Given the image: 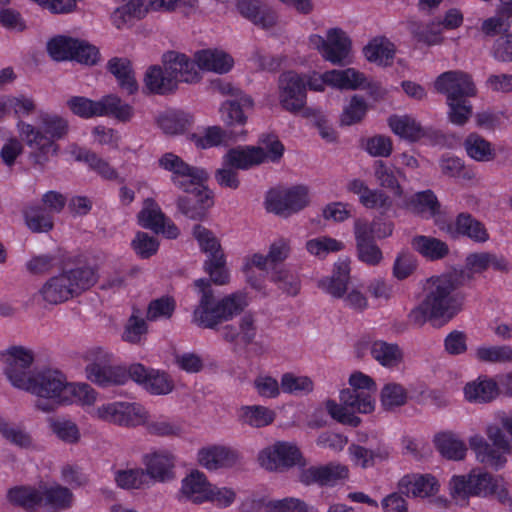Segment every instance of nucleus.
Wrapping results in <instances>:
<instances>
[{
  "instance_id": "obj_1",
  "label": "nucleus",
  "mask_w": 512,
  "mask_h": 512,
  "mask_svg": "<svg viewBox=\"0 0 512 512\" xmlns=\"http://www.w3.org/2000/svg\"><path fill=\"white\" fill-rule=\"evenodd\" d=\"M204 270L210 279H197L194 286L198 293V303L192 313V323L202 329L218 330L220 325L240 315L248 306L243 292H234L220 299L215 298L211 283L226 285L229 272L224 254H217L204 262Z\"/></svg>"
},
{
  "instance_id": "obj_2",
  "label": "nucleus",
  "mask_w": 512,
  "mask_h": 512,
  "mask_svg": "<svg viewBox=\"0 0 512 512\" xmlns=\"http://www.w3.org/2000/svg\"><path fill=\"white\" fill-rule=\"evenodd\" d=\"M458 281L451 275L432 276L422 286V299L411 309L408 321L414 327L427 322L447 323L463 307L464 295L459 293Z\"/></svg>"
},
{
  "instance_id": "obj_3",
  "label": "nucleus",
  "mask_w": 512,
  "mask_h": 512,
  "mask_svg": "<svg viewBox=\"0 0 512 512\" xmlns=\"http://www.w3.org/2000/svg\"><path fill=\"white\" fill-rule=\"evenodd\" d=\"M96 281L97 276L93 268L78 267L49 278L37 295L43 302L57 305L90 289Z\"/></svg>"
},
{
  "instance_id": "obj_4",
  "label": "nucleus",
  "mask_w": 512,
  "mask_h": 512,
  "mask_svg": "<svg viewBox=\"0 0 512 512\" xmlns=\"http://www.w3.org/2000/svg\"><path fill=\"white\" fill-rule=\"evenodd\" d=\"M70 384L63 373L54 369H42L35 372L23 390L39 397L36 408L51 412L59 404L69 402Z\"/></svg>"
},
{
  "instance_id": "obj_5",
  "label": "nucleus",
  "mask_w": 512,
  "mask_h": 512,
  "mask_svg": "<svg viewBox=\"0 0 512 512\" xmlns=\"http://www.w3.org/2000/svg\"><path fill=\"white\" fill-rule=\"evenodd\" d=\"M449 485L454 498L495 495L501 502L508 500V491L503 479L493 477L480 469H474L468 475L453 476Z\"/></svg>"
},
{
  "instance_id": "obj_6",
  "label": "nucleus",
  "mask_w": 512,
  "mask_h": 512,
  "mask_svg": "<svg viewBox=\"0 0 512 512\" xmlns=\"http://www.w3.org/2000/svg\"><path fill=\"white\" fill-rule=\"evenodd\" d=\"M358 390L343 389L340 392V404L328 399L325 408L328 414L337 422L357 427L361 419L355 413H370L374 410V401L368 392L358 393Z\"/></svg>"
},
{
  "instance_id": "obj_7",
  "label": "nucleus",
  "mask_w": 512,
  "mask_h": 512,
  "mask_svg": "<svg viewBox=\"0 0 512 512\" xmlns=\"http://www.w3.org/2000/svg\"><path fill=\"white\" fill-rule=\"evenodd\" d=\"M486 434L492 445L482 436L475 435L469 440L470 447L475 452L478 461L499 469L506 463L505 455L511 452L510 443L497 425H489Z\"/></svg>"
},
{
  "instance_id": "obj_8",
  "label": "nucleus",
  "mask_w": 512,
  "mask_h": 512,
  "mask_svg": "<svg viewBox=\"0 0 512 512\" xmlns=\"http://www.w3.org/2000/svg\"><path fill=\"white\" fill-rule=\"evenodd\" d=\"M90 363L85 371L87 378L101 387L123 385L128 380L127 371L120 366L109 365L111 355L102 348H93L88 352Z\"/></svg>"
},
{
  "instance_id": "obj_9",
  "label": "nucleus",
  "mask_w": 512,
  "mask_h": 512,
  "mask_svg": "<svg viewBox=\"0 0 512 512\" xmlns=\"http://www.w3.org/2000/svg\"><path fill=\"white\" fill-rule=\"evenodd\" d=\"M309 188L296 185L289 189H273L266 196V209L281 217H289L309 205Z\"/></svg>"
},
{
  "instance_id": "obj_10",
  "label": "nucleus",
  "mask_w": 512,
  "mask_h": 512,
  "mask_svg": "<svg viewBox=\"0 0 512 512\" xmlns=\"http://www.w3.org/2000/svg\"><path fill=\"white\" fill-rule=\"evenodd\" d=\"M258 461L268 471L283 472L294 466L303 467L307 462L299 448L290 442L278 441L260 451Z\"/></svg>"
},
{
  "instance_id": "obj_11",
  "label": "nucleus",
  "mask_w": 512,
  "mask_h": 512,
  "mask_svg": "<svg viewBox=\"0 0 512 512\" xmlns=\"http://www.w3.org/2000/svg\"><path fill=\"white\" fill-rule=\"evenodd\" d=\"M158 164L171 173L172 183L184 192H189L193 184L206 183L209 178L205 169L189 165L172 152L163 154Z\"/></svg>"
},
{
  "instance_id": "obj_12",
  "label": "nucleus",
  "mask_w": 512,
  "mask_h": 512,
  "mask_svg": "<svg viewBox=\"0 0 512 512\" xmlns=\"http://www.w3.org/2000/svg\"><path fill=\"white\" fill-rule=\"evenodd\" d=\"M91 416L121 426H138L146 421L145 409L137 403L129 402L103 404L94 408Z\"/></svg>"
},
{
  "instance_id": "obj_13",
  "label": "nucleus",
  "mask_w": 512,
  "mask_h": 512,
  "mask_svg": "<svg viewBox=\"0 0 512 512\" xmlns=\"http://www.w3.org/2000/svg\"><path fill=\"white\" fill-rule=\"evenodd\" d=\"M17 127L22 140L32 149L30 158L35 165L43 168L49 161V155L57 154L58 145L40 127L37 128L23 121H19Z\"/></svg>"
},
{
  "instance_id": "obj_14",
  "label": "nucleus",
  "mask_w": 512,
  "mask_h": 512,
  "mask_svg": "<svg viewBox=\"0 0 512 512\" xmlns=\"http://www.w3.org/2000/svg\"><path fill=\"white\" fill-rule=\"evenodd\" d=\"M4 373L10 383L18 388L24 389L29 383L32 375H29V369L34 361L32 350L23 346H12L4 353Z\"/></svg>"
},
{
  "instance_id": "obj_15",
  "label": "nucleus",
  "mask_w": 512,
  "mask_h": 512,
  "mask_svg": "<svg viewBox=\"0 0 512 512\" xmlns=\"http://www.w3.org/2000/svg\"><path fill=\"white\" fill-rule=\"evenodd\" d=\"M279 103L290 113H298L306 104V80L303 76L288 71L279 77Z\"/></svg>"
},
{
  "instance_id": "obj_16",
  "label": "nucleus",
  "mask_w": 512,
  "mask_h": 512,
  "mask_svg": "<svg viewBox=\"0 0 512 512\" xmlns=\"http://www.w3.org/2000/svg\"><path fill=\"white\" fill-rule=\"evenodd\" d=\"M434 88L446 98L468 99L478 92L472 76L461 70L443 72L436 78Z\"/></svg>"
},
{
  "instance_id": "obj_17",
  "label": "nucleus",
  "mask_w": 512,
  "mask_h": 512,
  "mask_svg": "<svg viewBox=\"0 0 512 512\" xmlns=\"http://www.w3.org/2000/svg\"><path fill=\"white\" fill-rule=\"evenodd\" d=\"M187 195L177 199V208L191 220L201 221L206 218L208 210L213 206V193L205 183L193 184Z\"/></svg>"
},
{
  "instance_id": "obj_18",
  "label": "nucleus",
  "mask_w": 512,
  "mask_h": 512,
  "mask_svg": "<svg viewBox=\"0 0 512 512\" xmlns=\"http://www.w3.org/2000/svg\"><path fill=\"white\" fill-rule=\"evenodd\" d=\"M349 474L347 466L331 462L326 465L299 467L298 480L305 486H330L338 480L346 479Z\"/></svg>"
},
{
  "instance_id": "obj_19",
  "label": "nucleus",
  "mask_w": 512,
  "mask_h": 512,
  "mask_svg": "<svg viewBox=\"0 0 512 512\" xmlns=\"http://www.w3.org/2000/svg\"><path fill=\"white\" fill-rule=\"evenodd\" d=\"M139 225L150 229L156 234L162 233L169 239H175L179 235L178 227L161 211L159 205L152 198L144 200L143 208L138 214Z\"/></svg>"
},
{
  "instance_id": "obj_20",
  "label": "nucleus",
  "mask_w": 512,
  "mask_h": 512,
  "mask_svg": "<svg viewBox=\"0 0 512 512\" xmlns=\"http://www.w3.org/2000/svg\"><path fill=\"white\" fill-rule=\"evenodd\" d=\"M162 63L165 71L175 80L176 86L179 82L194 83L200 80L196 60H190L185 54L168 51L163 54Z\"/></svg>"
},
{
  "instance_id": "obj_21",
  "label": "nucleus",
  "mask_w": 512,
  "mask_h": 512,
  "mask_svg": "<svg viewBox=\"0 0 512 512\" xmlns=\"http://www.w3.org/2000/svg\"><path fill=\"white\" fill-rule=\"evenodd\" d=\"M354 236L358 259L370 266L378 265L383 259V254L374 237H371L366 220L357 219L354 222Z\"/></svg>"
},
{
  "instance_id": "obj_22",
  "label": "nucleus",
  "mask_w": 512,
  "mask_h": 512,
  "mask_svg": "<svg viewBox=\"0 0 512 512\" xmlns=\"http://www.w3.org/2000/svg\"><path fill=\"white\" fill-rule=\"evenodd\" d=\"M236 6L244 18L263 29L272 28L277 22L275 11L263 0H238Z\"/></svg>"
},
{
  "instance_id": "obj_23",
  "label": "nucleus",
  "mask_w": 512,
  "mask_h": 512,
  "mask_svg": "<svg viewBox=\"0 0 512 512\" xmlns=\"http://www.w3.org/2000/svg\"><path fill=\"white\" fill-rule=\"evenodd\" d=\"M351 51V40L340 28L328 30V44L323 58L334 65L348 64Z\"/></svg>"
},
{
  "instance_id": "obj_24",
  "label": "nucleus",
  "mask_w": 512,
  "mask_h": 512,
  "mask_svg": "<svg viewBox=\"0 0 512 512\" xmlns=\"http://www.w3.org/2000/svg\"><path fill=\"white\" fill-rule=\"evenodd\" d=\"M438 487V481L430 474H408L398 483L400 493L408 497H428L435 494Z\"/></svg>"
},
{
  "instance_id": "obj_25",
  "label": "nucleus",
  "mask_w": 512,
  "mask_h": 512,
  "mask_svg": "<svg viewBox=\"0 0 512 512\" xmlns=\"http://www.w3.org/2000/svg\"><path fill=\"white\" fill-rule=\"evenodd\" d=\"M222 159L237 170H249L262 164V153L255 146H237L228 149Z\"/></svg>"
},
{
  "instance_id": "obj_26",
  "label": "nucleus",
  "mask_w": 512,
  "mask_h": 512,
  "mask_svg": "<svg viewBox=\"0 0 512 512\" xmlns=\"http://www.w3.org/2000/svg\"><path fill=\"white\" fill-rule=\"evenodd\" d=\"M373 169L374 177L380 187L392 191L395 197H403L404 189L399 178L405 177V174L400 168L383 160H376Z\"/></svg>"
},
{
  "instance_id": "obj_27",
  "label": "nucleus",
  "mask_w": 512,
  "mask_h": 512,
  "mask_svg": "<svg viewBox=\"0 0 512 512\" xmlns=\"http://www.w3.org/2000/svg\"><path fill=\"white\" fill-rule=\"evenodd\" d=\"M404 206L423 218H436L441 209L437 196L430 189L413 194L405 201Z\"/></svg>"
},
{
  "instance_id": "obj_28",
  "label": "nucleus",
  "mask_w": 512,
  "mask_h": 512,
  "mask_svg": "<svg viewBox=\"0 0 512 512\" xmlns=\"http://www.w3.org/2000/svg\"><path fill=\"white\" fill-rule=\"evenodd\" d=\"M146 474L149 482L169 481L174 478V457L168 452H156L146 457Z\"/></svg>"
},
{
  "instance_id": "obj_29",
  "label": "nucleus",
  "mask_w": 512,
  "mask_h": 512,
  "mask_svg": "<svg viewBox=\"0 0 512 512\" xmlns=\"http://www.w3.org/2000/svg\"><path fill=\"white\" fill-rule=\"evenodd\" d=\"M148 11L149 6L145 5L144 0H122V4L111 14V20L116 28L121 29L144 18Z\"/></svg>"
},
{
  "instance_id": "obj_30",
  "label": "nucleus",
  "mask_w": 512,
  "mask_h": 512,
  "mask_svg": "<svg viewBox=\"0 0 512 512\" xmlns=\"http://www.w3.org/2000/svg\"><path fill=\"white\" fill-rule=\"evenodd\" d=\"M198 461L200 465L208 470H217L235 465L238 461V455L229 448L214 446L208 449H201L198 453Z\"/></svg>"
},
{
  "instance_id": "obj_31",
  "label": "nucleus",
  "mask_w": 512,
  "mask_h": 512,
  "mask_svg": "<svg viewBox=\"0 0 512 512\" xmlns=\"http://www.w3.org/2000/svg\"><path fill=\"white\" fill-rule=\"evenodd\" d=\"M350 279V266L346 260L335 263L333 273L319 282V287L335 298L344 297Z\"/></svg>"
},
{
  "instance_id": "obj_32",
  "label": "nucleus",
  "mask_w": 512,
  "mask_h": 512,
  "mask_svg": "<svg viewBox=\"0 0 512 512\" xmlns=\"http://www.w3.org/2000/svg\"><path fill=\"white\" fill-rule=\"evenodd\" d=\"M210 485L204 473L194 470L182 480L180 492L187 500L201 504L207 500Z\"/></svg>"
},
{
  "instance_id": "obj_33",
  "label": "nucleus",
  "mask_w": 512,
  "mask_h": 512,
  "mask_svg": "<svg viewBox=\"0 0 512 512\" xmlns=\"http://www.w3.org/2000/svg\"><path fill=\"white\" fill-rule=\"evenodd\" d=\"M252 106L253 100L247 95H241L237 100H228L220 107L221 120L230 130L237 127L242 128L247 121L243 107Z\"/></svg>"
},
{
  "instance_id": "obj_34",
  "label": "nucleus",
  "mask_w": 512,
  "mask_h": 512,
  "mask_svg": "<svg viewBox=\"0 0 512 512\" xmlns=\"http://www.w3.org/2000/svg\"><path fill=\"white\" fill-rule=\"evenodd\" d=\"M107 69L117 79L120 88L125 90L129 95L138 91V83L129 59L120 57L111 58L107 63Z\"/></svg>"
},
{
  "instance_id": "obj_35",
  "label": "nucleus",
  "mask_w": 512,
  "mask_h": 512,
  "mask_svg": "<svg viewBox=\"0 0 512 512\" xmlns=\"http://www.w3.org/2000/svg\"><path fill=\"white\" fill-rule=\"evenodd\" d=\"M199 69L213 71L219 74L227 73L233 67V58L220 50H202L195 54Z\"/></svg>"
},
{
  "instance_id": "obj_36",
  "label": "nucleus",
  "mask_w": 512,
  "mask_h": 512,
  "mask_svg": "<svg viewBox=\"0 0 512 512\" xmlns=\"http://www.w3.org/2000/svg\"><path fill=\"white\" fill-rule=\"evenodd\" d=\"M144 85L150 93L158 95H167L177 89L175 80L160 66H150L147 69Z\"/></svg>"
},
{
  "instance_id": "obj_37",
  "label": "nucleus",
  "mask_w": 512,
  "mask_h": 512,
  "mask_svg": "<svg viewBox=\"0 0 512 512\" xmlns=\"http://www.w3.org/2000/svg\"><path fill=\"white\" fill-rule=\"evenodd\" d=\"M466 269L473 273H482L492 267L496 271L506 272L508 263L502 256L489 252L471 253L465 260Z\"/></svg>"
},
{
  "instance_id": "obj_38",
  "label": "nucleus",
  "mask_w": 512,
  "mask_h": 512,
  "mask_svg": "<svg viewBox=\"0 0 512 512\" xmlns=\"http://www.w3.org/2000/svg\"><path fill=\"white\" fill-rule=\"evenodd\" d=\"M370 353L375 361L387 368L397 367L403 361V351L396 343L376 340L371 344Z\"/></svg>"
},
{
  "instance_id": "obj_39",
  "label": "nucleus",
  "mask_w": 512,
  "mask_h": 512,
  "mask_svg": "<svg viewBox=\"0 0 512 512\" xmlns=\"http://www.w3.org/2000/svg\"><path fill=\"white\" fill-rule=\"evenodd\" d=\"M411 246L416 252L432 261L443 259L449 254L448 245L431 236L417 235L412 238Z\"/></svg>"
},
{
  "instance_id": "obj_40",
  "label": "nucleus",
  "mask_w": 512,
  "mask_h": 512,
  "mask_svg": "<svg viewBox=\"0 0 512 512\" xmlns=\"http://www.w3.org/2000/svg\"><path fill=\"white\" fill-rule=\"evenodd\" d=\"M22 214L26 226L33 233H46L53 229V217L41 205H28L22 210Z\"/></svg>"
},
{
  "instance_id": "obj_41",
  "label": "nucleus",
  "mask_w": 512,
  "mask_h": 512,
  "mask_svg": "<svg viewBox=\"0 0 512 512\" xmlns=\"http://www.w3.org/2000/svg\"><path fill=\"white\" fill-rule=\"evenodd\" d=\"M465 398L469 402L487 403L498 395V385L493 379L478 378L464 387Z\"/></svg>"
},
{
  "instance_id": "obj_42",
  "label": "nucleus",
  "mask_w": 512,
  "mask_h": 512,
  "mask_svg": "<svg viewBox=\"0 0 512 512\" xmlns=\"http://www.w3.org/2000/svg\"><path fill=\"white\" fill-rule=\"evenodd\" d=\"M238 421L242 425L261 428L270 425L275 419V412L265 406H242L238 410Z\"/></svg>"
},
{
  "instance_id": "obj_43",
  "label": "nucleus",
  "mask_w": 512,
  "mask_h": 512,
  "mask_svg": "<svg viewBox=\"0 0 512 512\" xmlns=\"http://www.w3.org/2000/svg\"><path fill=\"white\" fill-rule=\"evenodd\" d=\"M456 232L466 236L474 242L484 243L489 239V234L484 224L469 213H460L455 221Z\"/></svg>"
},
{
  "instance_id": "obj_44",
  "label": "nucleus",
  "mask_w": 512,
  "mask_h": 512,
  "mask_svg": "<svg viewBox=\"0 0 512 512\" xmlns=\"http://www.w3.org/2000/svg\"><path fill=\"white\" fill-rule=\"evenodd\" d=\"M363 52L369 62L387 66L394 58L395 46L385 38H375L364 47Z\"/></svg>"
},
{
  "instance_id": "obj_45",
  "label": "nucleus",
  "mask_w": 512,
  "mask_h": 512,
  "mask_svg": "<svg viewBox=\"0 0 512 512\" xmlns=\"http://www.w3.org/2000/svg\"><path fill=\"white\" fill-rule=\"evenodd\" d=\"M100 116H110L120 122H129L134 116V108L122 101L115 94H109L100 99Z\"/></svg>"
},
{
  "instance_id": "obj_46",
  "label": "nucleus",
  "mask_w": 512,
  "mask_h": 512,
  "mask_svg": "<svg viewBox=\"0 0 512 512\" xmlns=\"http://www.w3.org/2000/svg\"><path fill=\"white\" fill-rule=\"evenodd\" d=\"M463 145L467 155L475 161L489 162L496 157L492 144L476 133L469 134Z\"/></svg>"
},
{
  "instance_id": "obj_47",
  "label": "nucleus",
  "mask_w": 512,
  "mask_h": 512,
  "mask_svg": "<svg viewBox=\"0 0 512 512\" xmlns=\"http://www.w3.org/2000/svg\"><path fill=\"white\" fill-rule=\"evenodd\" d=\"M434 442L442 456L451 460H462L467 448L462 440L450 432L440 433L435 436Z\"/></svg>"
},
{
  "instance_id": "obj_48",
  "label": "nucleus",
  "mask_w": 512,
  "mask_h": 512,
  "mask_svg": "<svg viewBox=\"0 0 512 512\" xmlns=\"http://www.w3.org/2000/svg\"><path fill=\"white\" fill-rule=\"evenodd\" d=\"M325 78L329 85L340 89L355 90L365 82L364 74L354 68L327 71L325 72Z\"/></svg>"
},
{
  "instance_id": "obj_49",
  "label": "nucleus",
  "mask_w": 512,
  "mask_h": 512,
  "mask_svg": "<svg viewBox=\"0 0 512 512\" xmlns=\"http://www.w3.org/2000/svg\"><path fill=\"white\" fill-rule=\"evenodd\" d=\"M7 498L12 504L26 510H34L43 503L41 489L30 486H20L9 489Z\"/></svg>"
},
{
  "instance_id": "obj_50",
  "label": "nucleus",
  "mask_w": 512,
  "mask_h": 512,
  "mask_svg": "<svg viewBox=\"0 0 512 512\" xmlns=\"http://www.w3.org/2000/svg\"><path fill=\"white\" fill-rule=\"evenodd\" d=\"M245 135L243 129L224 130L219 126H210L205 129L203 136H193L197 147L207 149L223 144L227 139Z\"/></svg>"
},
{
  "instance_id": "obj_51",
  "label": "nucleus",
  "mask_w": 512,
  "mask_h": 512,
  "mask_svg": "<svg viewBox=\"0 0 512 512\" xmlns=\"http://www.w3.org/2000/svg\"><path fill=\"white\" fill-rule=\"evenodd\" d=\"M157 125L165 134L177 135L187 130L190 118L182 111L169 110L158 116Z\"/></svg>"
},
{
  "instance_id": "obj_52",
  "label": "nucleus",
  "mask_w": 512,
  "mask_h": 512,
  "mask_svg": "<svg viewBox=\"0 0 512 512\" xmlns=\"http://www.w3.org/2000/svg\"><path fill=\"white\" fill-rule=\"evenodd\" d=\"M388 124L396 135L410 141H416L423 135L420 124L408 115H393L388 119Z\"/></svg>"
},
{
  "instance_id": "obj_53",
  "label": "nucleus",
  "mask_w": 512,
  "mask_h": 512,
  "mask_svg": "<svg viewBox=\"0 0 512 512\" xmlns=\"http://www.w3.org/2000/svg\"><path fill=\"white\" fill-rule=\"evenodd\" d=\"M44 506H49L56 510H65L72 505L73 494L67 488L61 485L41 488Z\"/></svg>"
},
{
  "instance_id": "obj_54",
  "label": "nucleus",
  "mask_w": 512,
  "mask_h": 512,
  "mask_svg": "<svg viewBox=\"0 0 512 512\" xmlns=\"http://www.w3.org/2000/svg\"><path fill=\"white\" fill-rule=\"evenodd\" d=\"M281 389L287 394L304 396L313 391L314 383L308 376H296L288 372L281 376Z\"/></svg>"
},
{
  "instance_id": "obj_55",
  "label": "nucleus",
  "mask_w": 512,
  "mask_h": 512,
  "mask_svg": "<svg viewBox=\"0 0 512 512\" xmlns=\"http://www.w3.org/2000/svg\"><path fill=\"white\" fill-rule=\"evenodd\" d=\"M39 120V127L54 142L64 138L69 131L68 121L59 115L44 113L39 116Z\"/></svg>"
},
{
  "instance_id": "obj_56",
  "label": "nucleus",
  "mask_w": 512,
  "mask_h": 512,
  "mask_svg": "<svg viewBox=\"0 0 512 512\" xmlns=\"http://www.w3.org/2000/svg\"><path fill=\"white\" fill-rule=\"evenodd\" d=\"M115 481L123 489H142L150 485L148 475L141 468L119 470L115 474Z\"/></svg>"
},
{
  "instance_id": "obj_57",
  "label": "nucleus",
  "mask_w": 512,
  "mask_h": 512,
  "mask_svg": "<svg viewBox=\"0 0 512 512\" xmlns=\"http://www.w3.org/2000/svg\"><path fill=\"white\" fill-rule=\"evenodd\" d=\"M193 236L201 251L207 254V259H211L217 254H224L219 240L211 230L197 224L193 228Z\"/></svg>"
},
{
  "instance_id": "obj_58",
  "label": "nucleus",
  "mask_w": 512,
  "mask_h": 512,
  "mask_svg": "<svg viewBox=\"0 0 512 512\" xmlns=\"http://www.w3.org/2000/svg\"><path fill=\"white\" fill-rule=\"evenodd\" d=\"M262 153V164L265 162H278L284 154V145L274 134H263L255 146Z\"/></svg>"
},
{
  "instance_id": "obj_59",
  "label": "nucleus",
  "mask_w": 512,
  "mask_h": 512,
  "mask_svg": "<svg viewBox=\"0 0 512 512\" xmlns=\"http://www.w3.org/2000/svg\"><path fill=\"white\" fill-rule=\"evenodd\" d=\"M270 280L289 296H296L300 290L299 278L283 267H273Z\"/></svg>"
},
{
  "instance_id": "obj_60",
  "label": "nucleus",
  "mask_w": 512,
  "mask_h": 512,
  "mask_svg": "<svg viewBox=\"0 0 512 512\" xmlns=\"http://www.w3.org/2000/svg\"><path fill=\"white\" fill-rule=\"evenodd\" d=\"M79 40L59 36L48 42L47 49L50 56L57 61H63L73 58L76 47H79Z\"/></svg>"
},
{
  "instance_id": "obj_61",
  "label": "nucleus",
  "mask_w": 512,
  "mask_h": 512,
  "mask_svg": "<svg viewBox=\"0 0 512 512\" xmlns=\"http://www.w3.org/2000/svg\"><path fill=\"white\" fill-rule=\"evenodd\" d=\"M448 119L457 126L465 125L472 116L473 107L469 99L446 98Z\"/></svg>"
},
{
  "instance_id": "obj_62",
  "label": "nucleus",
  "mask_w": 512,
  "mask_h": 512,
  "mask_svg": "<svg viewBox=\"0 0 512 512\" xmlns=\"http://www.w3.org/2000/svg\"><path fill=\"white\" fill-rule=\"evenodd\" d=\"M476 358L480 362L512 364V347L508 345L481 346L476 350Z\"/></svg>"
},
{
  "instance_id": "obj_63",
  "label": "nucleus",
  "mask_w": 512,
  "mask_h": 512,
  "mask_svg": "<svg viewBox=\"0 0 512 512\" xmlns=\"http://www.w3.org/2000/svg\"><path fill=\"white\" fill-rule=\"evenodd\" d=\"M380 397L384 409L392 410L406 403L407 391L398 383H388L382 388Z\"/></svg>"
},
{
  "instance_id": "obj_64",
  "label": "nucleus",
  "mask_w": 512,
  "mask_h": 512,
  "mask_svg": "<svg viewBox=\"0 0 512 512\" xmlns=\"http://www.w3.org/2000/svg\"><path fill=\"white\" fill-rule=\"evenodd\" d=\"M67 106L73 114L81 118L100 116V100L94 101L82 96H73L67 101Z\"/></svg>"
}]
</instances>
